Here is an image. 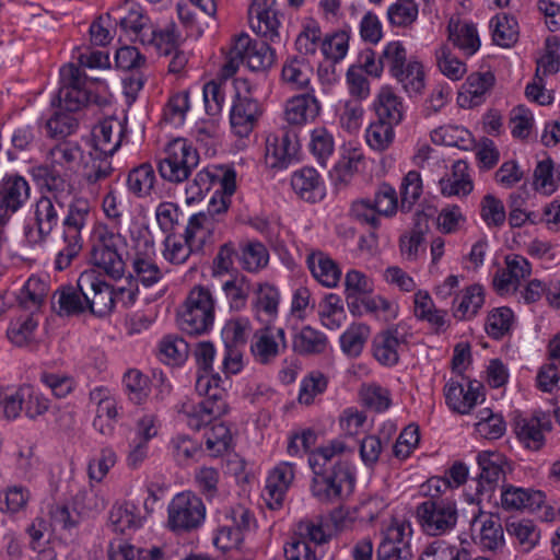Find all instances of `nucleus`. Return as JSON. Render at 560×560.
I'll list each match as a JSON object with an SVG mask.
<instances>
[{"label":"nucleus","instance_id":"55","mask_svg":"<svg viewBox=\"0 0 560 560\" xmlns=\"http://www.w3.org/2000/svg\"><path fill=\"white\" fill-rule=\"evenodd\" d=\"M250 28L266 42L279 43L281 37L279 33L280 21L277 12L273 10L258 11L248 13Z\"/></svg>","mask_w":560,"mask_h":560},{"label":"nucleus","instance_id":"58","mask_svg":"<svg viewBox=\"0 0 560 560\" xmlns=\"http://www.w3.org/2000/svg\"><path fill=\"white\" fill-rule=\"evenodd\" d=\"M208 223L209 218L205 212H199L190 217L185 231V243L192 253L203 250L208 237L210 236Z\"/></svg>","mask_w":560,"mask_h":560},{"label":"nucleus","instance_id":"48","mask_svg":"<svg viewBox=\"0 0 560 560\" xmlns=\"http://www.w3.org/2000/svg\"><path fill=\"white\" fill-rule=\"evenodd\" d=\"M197 12H194L187 3L178 2L176 5L177 15L183 25L196 35H202L208 28V1L209 0H188Z\"/></svg>","mask_w":560,"mask_h":560},{"label":"nucleus","instance_id":"6","mask_svg":"<svg viewBox=\"0 0 560 560\" xmlns=\"http://www.w3.org/2000/svg\"><path fill=\"white\" fill-rule=\"evenodd\" d=\"M68 212L62 221V243L55 260L56 269L68 268L82 249V230L86 224L91 207L85 199L69 200Z\"/></svg>","mask_w":560,"mask_h":560},{"label":"nucleus","instance_id":"59","mask_svg":"<svg viewBox=\"0 0 560 560\" xmlns=\"http://www.w3.org/2000/svg\"><path fill=\"white\" fill-rule=\"evenodd\" d=\"M48 294V285L36 277H31L20 290L18 301L27 311L38 310Z\"/></svg>","mask_w":560,"mask_h":560},{"label":"nucleus","instance_id":"36","mask_svg":"<svg viewBox=\"0 0 560 560\" xmlns=\"http://www.w3.org/2000/svg\"><path fill=\"white\" fill-rule=\"evenodd\" d=\"M486 302V291L480 283H472L460 290L453 300L454 316L459 320H471Z\"/></svg>","mask_w":560,"mask_h":560},{"label":"nucleus","instance_id":"50","mask_svg":"<svg viewBox=\"0 0 560 560\" xmlns=\"http://www.w3.org/2000/svg\"><path fill=\"white\" fill-rule=\"evenodd\" d=\"M52 307L59 315H77L86 310V300L81 293L79 282L77 287H62L52 296Z\"/></svg>","mask_w":560,"mask_h":560},{"label":"nucleus","instance_id":"61","mask_svg":"<svg viewBox=\"0 0 560 560\" xmlns=\"http://www.w3.org/2000/svg\"><path fill=\"white\" fill-rule=\"evenodd\" d=\"M415 315L418 319L441 328L445 325V314L435 307L428 291L418 290L415 293Z\"/></svg>","mask_w":560,"mask_h":560},{"label":"nucleus","instance_id":"8","mask_svg":"<svg viewBox=\"0 0 560 560\" xmlns=\"http://www.w3.org/2000/svg\"><path fill=\"white\" fill-rule=\"evenodd\" d=\"M479 474L474 493L465 492L464 499L468 504L479 505L490 501L499 481L505 476L506 457L497 451H481L476 456Z\"/></svg>","mask_w":560,"mask_h":560},{"label":"nucleus","instance_id":"16","mask_svg":"<svg viewBox=\"0 0 560 560\" xmlns=\"http://www.w3.org/2000/svg\"><path fill=\"white\" fill-rule=\"evenodd\" d=\"M221 458L224 474L241 479L245 474L246 462L235 452V439L226 423H212V458Z\"/></svg>","mask_w":560,"mask_h":560},{"label":"nucleus","instance_id":"2","mask_svg":"<svg viewBox=\"0 0 560 560\" xmlns=\"http://www.w3.org/2000/svg\"><path fill=\"white\" fill-rule=\"evenodd\" d=\"M275 59L276 51L268 43L256 40L242 32L231 38L219 77L221 80L234 77L241 65H246L250 71H266Z\"/></svg>","mask_w":560,"mask_h":560},{"label":"nucleus","instance_id":"25","mask_svg":"<svg viewBox=\"0 0 560 560\" xmlns=\"http://www.w3.org/2000/svg\"><path fill=\"white\" fill-rule=\"evenodd\" d=\"M551 430L552 421L549 416L542 412L521 418L515 422L517 440L525 448L530 451L541 450L546 442V434Z\"/></svg>","mask_w":560,"mask_h":560},{"label":"nucleus","instance_id":"12","mask_svg":"<svg viewBox=\"0 0 560 560\" xmlns=\"http://www.w3.org/2000/svg\"><path fill=\"white\" fill-rule=\"evenodd\" d=\"M180 329L190 336H200L210 325V290L196 285L189 292L183 307L177 313Z\"/></svg>","mask_w":560,"mask_h":560},{"label":"nucleus","instance_id":"11","mask_svg":"<svg viewBox=\"0 0 560 560\" xmlns=\"http://www.w3.org/2000/svg\"><path fill=\"white\" fill-rule=\"evenodd\" d=\"M49 399L36 387L23 384L12 393L0 395V411L9 420L16 419L22 411L36 419L49 409Z\"/></svg>","mask_w":560,"mask_h":560},{"label":"nucleus","instance_id":"27","mask_svg":"<svg viewBox=\"0 0 560 560\" xmlns=\"http://www.w3.org/2000/svg\"><path fill=\"white\" fill-rule=\"evenodd\" d=\"M291 187L296 196L310 203H316L326 196L325 180L313 166H304L292 173Z\"/></svg>","mask_w":560,"mask_h":560},{"label":"nucleus","instance_id":"1","mask_svg":"<svg viewBox=\"0 0 560 560\" xmlns=\"http://www.w3.org/2000/svg\"><path fill=\"white\" fill-rule=\"evenodd\" d=\"M347 451L348 445L342 439H332L310 454L311 493L318 502L337 504L353 493L357 468L342 458Z\"/></svg>","mask_w":560,"mask_h":560},{"label":"nucleus","instance_id":"13","mask_svg":"<svg viewBox=\"0 0 560 560\" xmlns=\"http://www.w3.org/2000/svg\"><path fill=\"white\" fill-rule=\"evenodd\" d=\"M444 398L448 409L458 415H469L485 399L483 385L470 380L463 373H456L444 386Z\"/></svg>","mask_w":560,"mask_h":560},{"label":"nucleus","instance_id":"10","mask_svg":"<svg viewBox=\"0 0 560 560\" xmlns=\"http://www.w3.org/2000/svg\"><path fill=\"white\" fill-rule=\"evenodd\" d=\"M253 332L252 322L247 317H236L228 320L221 330V339L224 345V358L222 369L226 377L242 372L243 350Z\"/></svg>","mask_w":560,"mask_h":560},{"label":"nucleus","instance_id":"14","mask_svg":"<svg viewBox=\"0 0 560 560\" xmlns=\"http://www.w3.org/2000/svg\"><path fill=\"white\" fill-rule=\"evenodd\" d=\"M66 205L55 197H40L33 207V224L25 228V237L31 245L44 243L59 223Z\"/></svg>","mask_w":560,"mask_h":560},{"label":"nucleus","instance_id":"31","mask_svg":"<svg viewBox=\"0 0 560 560\" xmlns=\"http://www.w3.org/2000/svg\"><path fill=\"white\" fill-rule=\"evenodd\" d=\"M254 300L252 302V310L255 317L265 324H272L279 314V304L281 301V293L279 289L268 282L258 283L254 288Z\"/></svg>","mask_w":560,"mask_h":560},{"label":"nucleus","instance_id":"49","mask_svg":"<svg viewBox=\"0 0 560 560\" xmlns=\"http://www.w3.org/2000/svg\"><path fill=\"white\" fill-rule=\"evenodd\" d=\"M129 278L149 288L163 279V272L152 256L145 253H136L131 260Z\"/></svg>","mask_w":560,"mask_h":560},{"label":"nucleus","instance_id":"63","mask_svg":"<svg viewBox=\"0 0 560 560\" xmlns=\"http://www.w3.org/2000/svg\"><path fill=\"white\" fill-rule=\"evenodd\" d=\"M155 174L151 164L143 163L128 174V189L138 197L149 196L154 187Z\"/></svg>","mask_w":560,"mask_h":560},{"label":"nucleus","instance_id":"5","mask_svg":"<svg viewBox=\"0 0 560 560\" xmlns=\"http://www.w3.org/2000/svg\"><path fill=\"white\" fill-rule=\"evenodd\" d=\"M234 96L230 108V126L240 138L248 137L262 115V105L255 98L257 85L247 78L233 80Z\"/></svg>","mask_w":560,"mask_h":560},{"label":"nucleus","instance_id":"28","mask_svg":"<svg viewBox=\"0 0 560 560\" xmlns=\"http://www.w3.org/2000/svg\"><path fill=\"white\" fill-rule=\"evenodd\" d=\"M320 112L322 104L312 89L287 101L284 117L290 125L303 126L313 122Z\"/></svg>","mask_w":560,"mask_h":560},{"label":"nucleus","instance_id":"64","mask_svg":"<svg viewBox=\"0 0 560 560\" xmlns=\"http://www.w3.org/2000/svg\"><path fill=\"white\" fill-rule=\"evenodd\" d=\"M423 191L422 177L420 172L412 170L409 171L401 180L400 192V209L402 212H409L415 203L419 200Z\"/></svg>","mask_w":560,"mask_h":560},{"label":"nucleus","instance_id":"34","mask_svg":"<svg viewBox=\"0 0 560 560\" xmlns=\"http://www.w3.org/2000/svg\"><path fill=\"white\" fill-rule=\"evenodd\" d=\"M331 349L328 336L310 325L303 326L292 338V350L302 357L326 354Z\"/></svg>","mask_w":560,"mask_h":560},{"label":"nucleus","instance_id":"37","mask_svg":"<svg viewBox=\"0 0 560 560\" xmlns=\"http://www.w3.org/2000/svg\"><path fill=\"white\" fill-rule=\"evenodd\" d=\"M406 343L397 328L378 334L373 340V357L384 366H395L399 362V349Z\"/></svg>","mask_w":560,"mask_h":560},{"label":"nucleus","instance_id":"52","mask_svg":"<svg viewBox=\"0 0 560 560\" xmlns=\"http://www.w3.org/2000/svg\"><path fill=\"white\" fill-rule=\"evenodd\" d=\"M489 27L493 43L500 47L510 48L518 39V23L512 15L502 13L492 16Z\"/></svg>","mask_w":560,"mask_h":560},{"label":"nucleus","instance_id":"22","mask_svg":"<svg viewBox=\"0 0 560 560\" xmlns=\"http://www.w3.org/2000/svg\"><path fill=\"white\" fill-rule=\"evenodd\" d=\"M212 186L218 188L212 194V217L228 212L232 198L237 190V171L234 163L212 165Z\"/></svg>","mask_w":560,"mask_h":560},{"label":"nucleus","instance_id":"39","mask_svg":"<svg viewBox=\"0 0 560 560\" xmlns=\"http://www.w3.org/2000/svg\"><path fill=\"white\" fill-rule=\"evenodd\" d=\"M512 546L517 552L529 553L540 541V529L529 520L512 521L506 524Z\"/></svg>","mask_w":560,"mask_h":560},{"label":"nucleus","instance_id":"44","mask_svg":"<svg viewBox=\"0 0 560 560\" xmlns=\"http://www.w3.org/2000/svg\"><path fill=\"white\" fill-rule=\"evenodd\" d=\"M376 119L397 126L405 115L402 98L390 89H382L374 102Z\"/></svg>","mask_w":560,"mask_h":560},{"label":"nucleus","instance_id":"42","mask_svg":"<svg viewBox=\"0 0 560 560\" xmlns=\"http://www.w3.org/2000/svg\"><path fill=\"white\" fill-rule=\"evenodd\" d=\"M540 491L508 485L501 490V506L505 511H534L542 501Z\"/></svg>","mask_w":560,"mask_h":560},{"label":"nucleus","instance_id":"53","mask_svg":"<svg viewBox=\"0 0 560 560\" xmlns=\"http://www.w3.org/2000/svg\"><path fill=\"white\" fill-rule=\"evenodd\" d=\"M370 337V328L365 324H351L340 336L341 352L350 359L359 358Z\"/></svg>","mask_w":560,"mask_h":560},{"label":"nucleus","instance_id":"24","mask_svg":"<svg viewBox=\"0 0 560 560\" xmlns=\"http://www.w3.org/2000/svg\"><path fill=\"white\" fill-rule=\"evenodd\" d=\"M495 84L492 71H476L467 75L457 95L460 108L469 109L482 105Z\"/></svg>","mask_w":560,"mask_h":560},{"label":"nucleus","instance_id":"9","mask_svg":"<svg viewBox=\"0 0 560 560\" xmlns=\"http://www.w3.org/2000/svg\"><path fill=\"white\" fill-rule=\"evenodd\" d=\"M329 539V527L322 521H301L284 547V557L287 560H318L317 549Z\"/></svg>","mask_w":560,"mask_h":560},{"label":"nucleus","instance_id":"15","mask_svg":"<svg viewBox=\"0 0 560 560\" xmlns=\"http://www.w3.org/2000/svg\"><path fill=\"white\" fill-rule=\"evenodd\" d=\"M81 293L86 300V310L97 316H105L115 305L114 289L104 281L95 269H88L79 277Z\"/></svg>","mask_w":560,"mask_h":560},{"label":"nucleus","instance_id":"56","mask_svg":"<svg viewBox=\"0 0 560 560\" xmlns=\"http://www.w3.org/2000/svg\"><path fill=\"white\" fill-rule=\"evenodd\" d=\"M387 21L393 28L411 27L419 16V4L416 0H396L386 11Z\"/></svg>","mask_w":560,"mask_h":560},{"label":"nucleus","instance_id":"46","mask_svg":"<svg viewBox=\"0 0 560 560\" xmlns=\"http://www.w3.org/2000/svg\"><path fill=\"white\" fill-rule=\"evenodd\" d=\"M219 281L230 307L234 311L245 308L249 294L254 291L252 281L238 273L230 275L228 279Z\"/></svg>","mask_w":560,"mask_h":560},{"label":"nucleus","instance_id":"21","mask_svg":"<svg viewBox=\"0 0 560 560\" xmlns=\"http://www.w3.org/2000/svg\"><path fill=\"white\" fill-rule=\"evenodd\" d=\"M288 348L285 331L281 327L266 324L257 329L250 342V352L256 362L260 364L271 363Z\"/></svg>","mask_w":560,"mask_h":560},{"label":"nucleus","instance_id":"40","mask_svg":"<svg viewBox=\"0 0 560 560\" xmlns=\"http://www.w3.org/2000/svg\"><path fill=\"white\" fill-rule=\"evenodd\" d=\"M94 500L95 495L93 492L80 491L74 497V508L72 511H70L67 505H56L50 511L51 518L56 524L61 525L63 528H73L79 524L81 514L95 506L92 504Z\"/></svg>","mask_w":560,"mask_h":560},{"label":"nucleus","instance_id":"19","mask_svg":"<svg viewBox=\"0 0 560 560\" xmlns=\"http://www.w3.org/2000/svg\"><path fill=\"white\" fill-rule=\"evenodd\" d=\"M296 468L295 463L281 460L268 471L262 490V499L268 509L276 511L283 506L295 479Z\"/></svg>","mask_w":560,"mask_h":560},{"label":"nucleus","instance_id":"62","mask_svg":"<svg viewBox=\"0 0 560 560\" xmlns=\"http://www.w3.org/2000/svg\"><path fill=\"white\" fill-rule=\"evenodd\" d=\"M420 443V428L417 423L411 422L406 425L397 436L393 447V456L402 462L408 459L418 448Z\"/></svg>","mask_w":560,"mask_h":560},{"label":"nucleus","instance_id":"47","mask_svg":"<svg viewBox=\"0 0 560 560\" xmlns=\"http://www.w3.org/2000/svg\"><path fill=\"white\" fill-rule=\"evenodd\" d=\"M506 431V422L501 413L490 408H482L476 413L474 433L478 439L494 441L501 439Z\"/></svg>","mask_w":560,"mask_h":560},{"label":"nucleus","instance_id":"18","mask_svg":"<svg viewBox=\"0 0 560 560\" xmlns=\"http://www.w3.org/2000/svg\"><path fill=\"white\" fill-rule=\"evenodd\" d=\"M298 136L290 130L270 133L266 140V166L277 172L284 171L299 161Z\"/></svg>","mask_w":560,"mask_h":560},{"label":"nucleus","instance_id":"57","mask_svg":"<svg viewBox=\"0 0 560 560\" xmlns=\"http://www.w3.org/2000/svg\"><path fill=\"white\" fill-rule=\"evenodd\" d=\"M351 28L349 26L328 34L322 42V54L327 60L337 63L346 58L349 51Z\"/></svg>","mask_w":560,"mask_h":560},{"label":"nucleus","instance_id":"33","mask_svg":"<svg viewBox=\"0 0 560 560\" xmlns=\"http://www.w3.org/2000/svg\"><path fill=\"white\" fill-rule=\"evenodd\" d=\"M306 266L313 278L326 288H336L342 276L339 264L322 250H313L306 257Z\"/></svg>","mask_w":560,"mask_h":560},{"label":"nucleus","instance_id":"38","mask_svg":"<svg viewBox=\"0 0 560 560\" xmlns=\"http://www.w3.org/2000/svg\"><path fill=\"white\" fill-rule=\"evenodd\" d=\"M469 476L468 466L455 460L444 472L443 476H432L422 486V489L433 490L440 494L455 495L454 490L465 485Z\"/></svg>","mask_w":560,"mask_h":560},{"label":"nucleus","instance_id":"51","mask_svg":"<svg viewBox=\"0 0 560 560\" xmlns=\"http://www.w3.org/2000/svg\"><path fill=\"white\" fill-rule=\"evenodd\" d=\"M313 69L305 58L293 56L288 57L282 66L281 79L293 90L307 88Z\"/></svg>","mask_w":560,"mask_h":560},{"label":"nucleus","instance_id":"29","mask_svg":"<svg viewBox=\"0 0 560 560\" xmlns=\"http://www.w3.org/2000/svg\"><path fill=\"white\" fill-rule=\"evenodd\" d=\"M532 265L522 255L511 254L505 257V267L499 269L493 277V285L500 293L516 290L521 280L530 276Z\"/></svg>","mask_w":560,"mask_h":560},{"label":"nucleus","instance_id":"32","mask_svg":"<svg viewBox=\"0 0 560 560\" xmlns=\"http://www.w3.org/2000/svg\"><path fill=\"white\" fill-rule=\"evenodd\" d=\"M27 182L18 175L4 178L0 186V224L4 223L8 212H15L28 198Z\"/></svg>","mask_w":560,"mask_h":560},{"label":"nucleus","instance_id":"41","mask_svg":"<svg viewBox=\"0 0 560 560\" xmlns=\"http://www.w3.org/2000/svg\"><path fill=\"white\" fill-rule=\"evenodd\" d=\"M394 78L401 85L404 92L412 101H419L425 88V73L423 65L417 59H409Z\"/></svg>","mask_w":560,"mask_h":560},{"label":"nucleus","instance_id":"43","mask_svg":"<svg viewBox=\"0 0 560 560\" xmlns=\"http://www.w3.org/2000/svg\"><path fill=\"white\" fill-rule=\"evenodd\" d=\"M33 173L37 179L43 180V185L47 188L48 195L44 197H55L62 205L71 199L72 188L66 179L67 172L42 165L34 168Z\"/></svg>","mask_w":560,"mask_h":560},{"label":"nucleus","instance_id":"30","mask_svg":"<svg viewBox=\"0 0 560 560\" xmlns=\"http://www.w3.org/2000/svg\"><path fill=\"white\" fill-rule=\"evenodd\" d=\"M447 33L448 40L466 58H470L479 51L481 40L474 22L452 18L447 24Z\"/></svg>","mask_w":560,"mask_h":560},{"label":"nucleus","instance_id":"54","mask_svg":"<svg viewBox=\"0 0 560 560\" xmlns=\"http://www.w3.org/2000/svg\"><path fill=\"white\" fill-rule=\"evenodd\" d=\"M515 314L509 306L493 307L488 312L485 330L493 340H501L512 331Z\"/></svg>","mask_w":560,"mask_h":560},{"label":"nucleus","instance_id":"7","mask_svg":"<svg viewBox=\"0 0 560 560\" xmlns=\"http://www.w3.org/2000/svg\"><path fill=\"white\" fill-rule=\"evenodd\" d=\"M198 164L197 149L186 139L176 138L165 145L163 156L158 162V171L164 180L180 184L188 179Z\"/></svg>","mask_w":560,"mask_h":560},{"label":"nucleus","instance_id":"4","mask_svg":"<svg viewBox=\"0 0 560 560\" xmlns=\"http://www.w3.org/2000/svg\"><path fill=\"white\" fill-rule=\"evenodd\" d=\"M126 245V238L106 224L94 226L91 236L90 260L92 265L102 270L113 280L125 276L126 262L119 253Z\"/></svg>","mask_w":560,"mask_h":560},{"label":"nucleus","instance_id":"45","mask_svg":"<svg viewBox=\"0 0 560 560\" xmlns=\"http://www.w3.org/2000/svg\"><path fill=\"white\" fill-rule=\"evenodd\" d=\"M81 158L82 151L78 143L62 141L48 151L45 166L68 173L75 168Z\"/></svg>","mask_w":560,"mask_h":560},{"label":"nucleus","instance_id":"26","mask_svg":"<svg viewBox=\"0 0 560 560\" xmlns=\"http://www.w3.org/2000/svg\"><path fill=\"white\" fill-rule=\"evenodd\" d=\"M478 525V544L482 549L495 551L504 546V529L500 517L483 512L481 504L475 505L472 510L471 529L476 530Z\"/></svg>","mask_w":560,"mask_h":560},{"label":"nucleus","instance_id":"3","mask_svg":"<svg viewBox=\"0 0 560 560\" xmlns=\"http://www.w3.org/2000/svg\"><path fill=\"white\" fill-rule=\"evenodd\" d=\"M427 500L416 508V517L422 532L432 537L451 534L458 522V509L455 495L440 494L423 489Z\"/></svg>","mask_w":560,"mask_h":560},{"label":"nucleus","instance_id":"35","mask_svg":"<svg viewBox=\"0 0 560 560\" xmlns=\"http://www.w3.org/2000/svg\"><path fill=\"white\" fill-rule=\"evenodd\" d=\"M125 126L117 118H107L93 129V151L112 156L120 147Z\"/></svg>","mask_w":560,"mask_h":560},{"label":"nucleus","instance_id":"20","mask_svg":"<svg viewBox=\"0 0 560 560\" xmlns=\"http://www.w3.org/2000/svg\"><path fill=\"white\" fill-rule=\"evenodd\" d=\"M61 86L52 105L58 103L60 109L72 113L86 106L88 94L83 88L85 79L79 67L70 63L60 69Z\"/></svg>","mask_w":560,"mask_h":560},{"label":"nucleus","instance_id":"60","mask_svg":"<svg viewBox=\"0 0 560 560\" xmlns=\"http://www.w3.org/2000/svg\"><path fill=\"white\" fill-rule=\"evenodd\" d=\"M310 151L322 167L327 166L328 159L335 152L334 135L325 127H317L311 132Z\"/></svg>","mask_w":560,"mask_h":560},{"label":"nucleus","instance_id":"23","mask_svg":"<svg viewBox=\"0 0 560 560\" xmlns=\"http://www.w3.org/2000/svg\"><path fill=\"white\" fill-rule=\"evenodd\" d=\"M412 526L406 520L393 518L380 534V542L377 546V555L383 560L388 558L389 552L399 551V560H405L407 549H411Z\"/></svg>","mask_w":560,"mask_h":560},{"label":"nucleus","instance_id":"17","mask_svg":"<svg viewBox=\"0 0 560 560\" xmlns=\"http://www.w3.org/2000/svg\"><path fill=\"white\" fill-rule=\"evenodd\" d=\"M206 506L191 492L178 493L168 505V526L172 530H191L205 520Z\"/></svg>","mask_w":560,"mask_h":560}]
</instances>
